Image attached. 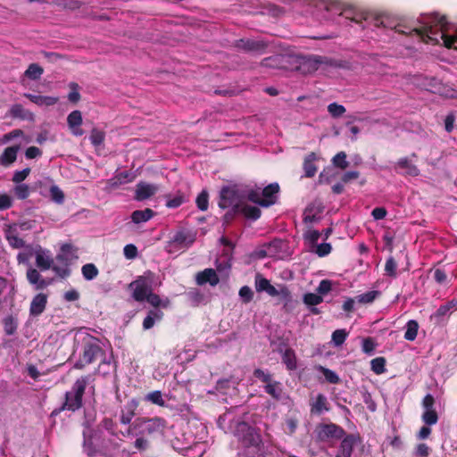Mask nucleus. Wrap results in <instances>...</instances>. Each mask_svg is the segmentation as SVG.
Instances as JSON below:
<instances>
[{"label": "nucleus", "instance_id": "nucleus-1", "mask_svg": "<svg viewBox=\"0 0 457 457\" xmlns=\"http://www.w3.org/2000/svg\"><path fill=\"white\" fill-rule=\"evenodd\" d=\"M423 26L413 29L411 32L418 35L427 44L438 45L440 40L447 48L457 49V30L454 35H448V23L445 16L433 13L427 15L422 21Z\"/></svg>", "mask_w": 457, "mask_h": 457}, {"label": "nucleus", "instance_id": "nucleus-2", "mask_svg": "<svg viewBox=\"0 0 457 457\" xmlns=\"http://www.w3.org/2000/svg\"><path fill=\"white\" fill-rule=\"evenodd\" d=\"M87 377L79 378L64 395V399L59 409L53 411V414H58L68 411L75 412L83 406V395L87 385Z\"/></svg>", "mask_w": 457, "mask_h": 457}, {"label": "nucleus", "instance_id": "nucleus-3", "mask_svg": "<svg viewBox=\"0 0 457 457\" xmlns=\"http://www.w3.org/2000/svg\"><path fill=\"white\" fill-rule=\"evenodd\" d=\"M78 249L71 244H64L61 247L60 253L54 260L53 271L60 278L65 279L71 275V266L72 262L78 259Z\"/></svg>", "mask_w": 457, "mask_h": 457}, {"label": "nucleus", "instance_id": "nucleus-4", "mask_svg": "<svg viewBox=\"0 0 457 457\" xmlns=\"http://www.w3.org/2000/svg\"><path fill=\"white\" fill-rule=\"evenodd\" d=\"M327 57L320 55H293L291 54L290 71H298L303 75L315 72L320 64H328Z\"/></svg>", "mask_w": 457, "mask_h": 457}, {"label": "nucleus", "instance_id": "nucleus-5", "mask_svg": "<svg viewBox=\"0 0 457 457\" xmlns=\"http://www.w3.org/2000/svg\"><path fill=\"white\" fill-rule=\"evenodd\" d=\"M104 354V350L100 346L96 338H90L83 343L82 353L79 361L75 363L76 369L81 370L97 360L101 359Z\"/></svg>", "mask_w": 457, "mask_h": 457}, {"label": "nucleus", "instance_id": "nucleus-6", "mask_svg": "<svg viewBox=\"0 0 457 457\" xmlns=\"http://www.w3.org/2000/svg\"><path fill=\"white\" fill-rule=\"evenodd\" d=\"M245 199V190L237 185L225 186L220 189L218 205L221 209H227L234 205H241Z\"/></svg>", "mask_w": 457, "mask_h": 457}, {"label": "nucleus", "instance_id": "nucleus-7", "mask_svg": "<svg viewBox=\"0 0 457 457\" xmlns=\"http://www.w3.org/2000/svg\"><path fill=\"white\" fill-rule=\"evenodd\" d=\"M315 433L319 441L331 443L334 440H340L346 431L341 426L329 422L317 425Z\"/></svg>", "mask_w": 457, "mask_h": 457}, {"label": "nucleus", "instance_id": "nucleus-8", "mask_svg": "<svg viewBox=\"0 0 457 457\" xmlns=\"http://www.w3.org/2000/svg\"><path fill=\"white\" fill-rule=\"evenodd\" d=\"M235 47L245 53L262 54L265 53L268 43L264 40L241 38L235 42Z\"/></svg>", "mask_w": 457, "mask_h": 457}, {"label": "nucleus", "instance_id": "nucleus-9", "mask_svg": "<svg viewBox=\"0 0 457 457\" xmlns=\"http://www.w3.org/2000/svg\"><path fill=\"white\" fill-rule=\"evenodd\" d=\"M26 278L35 291L46 289L53 282L52 278H45L40 274L39 270L31 266L26 271Z\"/></svg>", "mask_w": 457, "mask_h": 457}, {"label": "nucleus", "instance_id": "nucleus-10", "mask_svg": "<svg viewBox=\"0 0 457 457\" xmlns=\"http://www.w3.org/2000/svg\"><path fill=\"white\" fill-rule=\"evenodd\" d=\"M360 436L345 433L340 439V445L335 457H351L353 447L360 441Z\"/></svg>", "mask_w": 457, "mask_h": 457}, {"label": "nucleus", "instance_id": "nucleus-11", "mask_svg": "<svg viewBox=\"0 0 457 457\" xmlns=\"http://www.w3.org/2000/svg\"><path fill=\"white\" fill-rule=\"evenodd\" d=\"M261 64L266 68L290 71L291 54H274L264 58Z\"/></svg>", "mask_w": 457, "mask_h": 457}, {"label": "nucleus", "instance_id": "nucleus-12", "mask_svg": "<svg viewBox=\"0 0 457 457\" xmlns=\"http://www.w3.org/2000/svg\"><path fill=\"white\" fill-rule=\"evenodd\" d=\"M123 436L137 437L135 446L138 449L143 448V420L136 418L131 425L126 427L125 430L120 429Z\"/></svg>", "mask_w": 457, "mask_h": 457}, {"label": "nucleus", "instance_id": "nucleus-13", "mask_svg": "<svg viewBox=\"0 0 457 457\" xmlns=\"http://www.w3.org/2000/svg\"><path fill=\"white\" fill-rule=\"evenodd\" d=\"M195 240V235L185 230L178 231L170 242V252L172 248L182 249L188 248Z\"/></svg>", "mask_w": 457, "mask_h": 457}, {"label": "nucleus", "instance_id": "nucleus-14", "mask_svg": "<svg viewBox=\"0 0 457 457\" xmlns=\"http://www.w3.org/2000/svg\"><path fill=\"white\" fill-rule=\"evenodd\" d=\"M395 170L404 176L417 177L420 175L419 168L407 157L400 158L395 163Z\"/></svg>", "mask_w": 457, "mask_h": 457}, {"label": "nucleus", "instance_id": "nucleus-15", "mask_svg": "<svg viewBox=\"0 0 457 457\" xmlns=\"http://www.w3.org/2000/svg\"><path fill=\"white\" fill-rule=\"evenodd\" d=\"M47 295L44 293L37 294L30 303L29 315L37 317L44 312L47 304Z\"/></svg>", "mask_w": 457, "mask_h": 457}, {"label": "nucleus", "instance_id": "nucleus-16", "mask_svg": "<svg viewBox=\"0 0 457 457\" xmlns=\"http://www.w3.org/2000/svg\"><path fill=\"white\" fill-rule=\"evenodd\" d=\"M20 148V145L6 147L0 154V166L7 168L14 163Z\"/></svg>", "mask_w": 457, "mask_h": 457}, {"label": "nucleus", "instance_id": "nucleus-17", "mask_svg": "<svg viewBox=\"0 0 457 457\" xmlns=\"http://www.w3.org/2000/svg\"><path fill=\"white\" fill-rule=\"evenodd\" d=\"M145 302L149 303L153 308L165 309L170 305L169 299H161V297L153 293L150 288L145 285Z\"/></svg>", "mask_w": 457, "mask_h": 457}, {"label": "nucleus", "instance_id": "nucleus-18", "mask_svg": "<svg viewBox=\"0 0 457 457\" xmlns=\"http://www.w3.org/2000/svg\"><path fill=\"white\" fill-rule=\"evenodd\" d=\"M196 283L199 286L209 283L211 286H216L220 279L213 269H205L203 271H200L196 274L195 278Z\"/></svg>", "mask_w": 457, "mask_h": 457}, {"label": "nucleus", "instance_id": "nucleus-19", "mask_svg": "<svg viewBox=\"0 0 457 457\" xmlns=\"http://www.w3.org/2000/svg\"><path fill=\"white\" fill-rule=\"evenodd\" d=\"M67 123L71 132L75 136H82L84 131L79 129L82 124V114L79 110L71 112L67 117Z\"/></svg>", "mask_w": 457, "mask_h": 457}, {"label": "nucleus", "instance_id": "nucleus-20", "mask_svg": "<svg viewBox=\"0 0 457 457\" xmlns=\"http://www.w3.org/2000/svg\"><path fill=\"white\" fill-rule=\"evenodd\" d=\"M311 413L314 415H320L323 411H330V406L327 397L323 394H319L315 401L310 403Z\"/></svg>", "mask_w": 457, "mask_h": 457}, {"label": "nucleus", "instance_id": "nucleus-21", "mask_svg": "<svg viewBox=\"0 0 457 457\" xmlns=\"http://www.w3.org/2000/svg\"><path fill=\"white\" fill-rule=\"evenodd\" d=\"M54 259L46 253L45 251H38L36 253V266L41 271L52 270L54 267Z\"/></svg>", "mask_w": 457, "mask_h": 457}, {"label": "nucleus", "instance_id": "nucleus-22", "mask_svg": "<svg viewBox=\"0 0 457 457\" xmlns=\"http://www.w3.org/2000/svg\"><path fill=\"white\" fill-rule=\"evenodd\" d=\"M24 96L38 106H52L58 102V97L50 96H40L27 93L24 94Z\"/></svg>", "mask_w": 457, "mask_h": 457}, {"label": "nucleus", "instance_id": "nucleus-23", "mask_svg": "<svg viewBox=\"0 0 457 457\" xmlns=\"http://www.w3.org/2000/svg\"><path fill=\"white\" fill-rule=\"evenodd\" d=\"M279 192V185L271 183L265 187L262 191V201L270 202L269 206L273 205L277 201V195Z\"/></svg>", "mask_w": 457, "mask_h": 457}, {"label": "nucleus", "instance_id": "nucleus-24", "mask_svg": "<svg viewBox=\"0 0 457 457\" xmlns=\"http://www.w3.org/2000/svg\"><path fill=\"white\" fill-rule=\"evenodd\" d=\"M316 158V154L313 152L307 154L304 158L303 168L306 178H312L315 176L318 170V168L314 163Z\"/></svg>", "mask_w": 457, "mask_h": 457}, {"label": "nucleus", "instance_id": "nucleus-25", "mask_svg": "<svg viewBox=\"0 0 457 457\" xmlns=\"http://www.w3.org/2000/svg\"><path fill=\"white\" fill-rule=\"evenodd\" d=\"M5 238L11 247L20 249L25 246V241L18 236L15 228L10 227L5 231Z\"/></svg>", "mask_w": 457, "mask_h": 457}, {"label": "nucleus", "instance_id": "nucleus-26", "mask_svg": "<svg viewBox=\"0 0 457 457\" xmlns=\"http://www.w3.org/2000/svg\"><path fill=\"white\" fill-rule=\"evenodd\" d=\"M163 318V312L159 308H153L147 312L145 317V329H149L154 327L155 322L161 321Z\"/></svg>", "mask_w": 457, "mask_h": 457}, {"label": "nucleus", "instance_id": "nucleus-27", "mask_svg": "<svg viewBox=\"0 0 457 457\" xmlns=\"http://www.w3.org/2000/svg\"><path fill=\"white\" fill-rule=\"evenodd\" d=\"M164 420L162 419H149L145 420V430L149 434L157 433L162 434Z\"/></svg>", "mask_w": 457, "mask_h": 457}, {"label": "nucleus", "instance_id": "nucleus-28", "mask_svg": "<svg viewBox=\"0 0 457 457\" xmlns=\"http://www.w3.org/2000/svg\"><path fill=\"white\" fill-rule=\"evenodd\" d=\"M129 289L132 291V297L137 302H143V277H138L135 281L129 285Z\"/></svg>", "mask_w": 457, "mask_h": 457}, {"label": "nucleus", "instance_id": "nucleus-29", "mask_svg": "<svg viewBox=\"0 0 457 457\" xmlns=\"http://www.w3.org/2000/svg\"><path fill=\"white\" fill-rule=\"evenodd\" d=\"M245 199H247L249 202L256 204L262 207H269L270 202L262 201V193L259 189L245 191Z\"/></svg>", "mask_w": 457, "mask_h": 457}, {"label": "nucleus", "instance_id": "nucleus-30", "mask_svg": "<svg viewBox=\"0 0 457 457\" xmlns=\"http://www.w3.org/2000/svg\"><path fill=\"white\" fill-rule=\"evenodd\" d=\"M265 392L270 395L273 399L279 400L282 395L281 383L278 381L271 380L264 386Z\"/></svg>", "mask_w": 457, "mask_h": 457}, {"label": "nucleus", "instance_id": "nucleus-31", "mask_svg": "<svg viewBox=\"0 0 457 457\" xmlns=\"http://www.w3.org/2000/svg\"><path fill=\"white\" fill-rule=\"evenodd\" d=\"M282 361L285 363L288 370H295L296 369V356L295 351L292 348H287L285 350L282 355Z\"/></svg>", "mask_w": 457, "mask_h": 457}, {"label": "nucleus", "instance_id": "nucleus-32", "mask_svg": "<svg viewBox=\"0 0 457 457\" xmlns=\"http://www.w3.org/2000/svg\"><path fill=\"white\" fill-rule=\"evenodd\" d=\"M137 407V403L134 401L129 403L125 408V411H122L120 421L123 425L127 426L131 422L132 418L135 416V411Z\"/></svg>", "mask_w": 457, "mask_h": 457}, {"label": "nucleus", "instance_id": "nucleus-33", "mask_svg": "<svg viewBox=\"0 0 457 457\" xmlns=\"http://www.w3.org/2000/svg\"><path fill=\"white\" fill-rule=\"evenodd\" d=\"M240 212L244 214L246 219L256 220L261 217L262 212L259 207L252 205H240Z\"/></svg>", "mask_w": 457, "mask_h": 457}, {"label": "nucleus", "instance_id": "nucleus-34", "mask_svg": "<svg viewBox=\"0 0 457 457\" xmlns=\"http://www.w3.org/2000/svg\"><path fill=\"white\" fill-rule=\"evenodd\" d=\"M405 328L404 338L408 341L415 340L418 335L419 323L411 320L406 323Z\"/></svg>", "mask_w": 457, "mask_h": 457}, {"label": "nucleus", "instance_id": "nucleus-35", "mask_svg": "<svg viewBox=\"0 0 457 457\" xmlns=\"http://www.w3.org/2000/svg\"><path fill=\"white\" fill-rule=\"evenodd\" d=\"M44 73V69L37 63H31L24 72V76L29 79L37 80Z\"/></svg>", "mask_w": 457, "mask_h": 457}, {"label": "nucleus", "instance_id": "nucleus-36", "mask_svg": "<svg viewBox=\"0 0 457 457\" xmlns=\"http://www.w3.org/2000/svg\"><path fill=\"white\" fill-rule=\"evenodd\" d=\"M81 273L86 280H93L98 276L99 270L94 263H87L82 266Z\"/></svg>", "mask_w": 457, "mask_h": 457}, {"label": "nucleus", "instance_id": "nucleus-37", "mask_svg": "<svg viewBox=\"0 0 457 457\" xmlns=\"http://www.w3.org/2000/svg\"><path fill=\"white\" fill-rule=\"evenodd\" d=\"M380 295V292L378 290L368 291L364 294L359 295L355 297L357 303L361 304L371 303L375 301V299Z\"/></svg>", "mask_w": 457, "mask_h": 457}, {"label": "nucleus", "instance_id": "nucleus-38", "mask_svg": "<svg viewBox=\"0 0 457 457\" xmlns=\"http://www.w3.org/2000/svg\"><path fill=\"white\" fill-rule=\"evenodd\" d=\"M438 414L436 409L433 410H425L421 415V420L425 425L433 426L436 425L438 421Z\"/></svg>", "mask_w": 457, "mask_h": 457}, {"label": "nucleus", "instance_id": "nucleus-39", "mask_svg": "<svg viewBox=\"0 0 457 457\" xmlns=\"http://www.w3.org/2000/svg\"><path fill=\"white\" fill-rule=\"evenodd\" d=\"M4 329L6 335L12 336L17 330V320L12 315L7 316L3 320Z\"/></svg>", "mask_w": 457, "mask_h": 457}, {"label": "nucleus", "instance_id": "nucleus-40", "mask_svg": "<svg viewBox=\"0 0 457 457\" xmlns=\"http://www.w3.org/2000/svg\"><path fill=\"white\" fill-rule=\"evenodd\" d=\"M371 370L377 374L380 375L386 371V359L384 357H377L371 360L370 361Z\"/></svg>", "mask_w": 457, "mask_h": 457}, {"label": "nucleus", "instance_id": "nucleus-41", "mask_svg": "<svg viewBox=\"0 0 457 457\" xmlns=\"http://www.w3.org/2000/svg\"><path fill=\"white\" fill-rule=\"evenodd\" d=\"M318 370L323 374L326 381L328 383L338 384L340 382V378L335 371L323 366H319Z\"/></svg>", "mask_w": 457, "mask_h": 457}, {"label": "nucleus", "instance_id": "nucleus-42", "mask_svg": "<svg viewBox=\"0 0 457 457\" xmlns=\"http://www.w3.org/2000/svg\"><path fill=\"white\" fill-rule=\"evenodd\" d=\"M332 163L337 168L345 170L349 166V162L346 160V154L345 152L337 153L333 157Z\"/></svg>", "mask_w": 457, "mask_h": 457}, {"label": "nucleus", "instance_id": "nucleus-43", "mask_svg": "<svg viewBox=\"0 0 457 457\" xmlns=\"http://www.w3.org/2000/svg\"><path fill=\"white\" fill-rule=\"evenodd\" d=\"M89 138L93 145L99 146L105 139V133L102 129H93Z\"/></svg>", "mask_w": 457, "mask_h": 457}, {"label": "nucleus", "instance_id": "nucleus-44", "mask_svg": "<svg viewBox=\"0 0 457 457\" xmlns=\"http://www.w3.org/2000/svg\"><path fill=\"white\" fill-rule=\"evenodd\" d=\"M328 112L333 118H339L345 114L346 109L344 105L334 102L328 105Z\"/></svg>", "mask_w": 457, "mask_h": 457}, {"label": "nucleus", "instance_id": "nucleus-45", "mask_svg": "<svg viewBox=\"0 0 457 457\" xmlns=\"http://www.w3.org/2000/svg\"><path fill=\"white\" fill-rule=\"evenodd\" d=\"M348 337V332L345 329H337L332 333V342L336 346L342 345Z\"/></svg>", "mask_w": 457, "mask_h": 457}, {"label": "nucleus", "instance_id": "nucleus-46", "mask_svg": "<svg viewBox=\"0 0 457 457\" xmlns=\"http://www.w3.org/2000/svg\"><path fill=\"white\" fill-rule=\"evenodd\" d=\"M196 205L199 210L204 212L209 205V194L206 190H203L196 197Z\"/></svg>", "mask_w": 457, "mask_h": 457}, {"label": "nucleus", "instance_id": "nucleus-47", "mask_svg": "<svg viewBox=\"0 0 457 457\" xmlns=\"http://www.w3.org/2000/svg\"><path fill=\"white\" fill-rule=\"evenodd\" d=\"M323 301L320 294L307 293L303 295V303L310 306H316Z\"/></svg>", "mask_w": 457, "mask_h": 457}, {"label": "nucleus", "instance_id": "nucleus-48", "mask_svg": "<svg viewBox=\"0 0 457 457\" xmlns=\"http://www.w3.org/2000/svg\"><path fill=\"white\" fill-rule=\"evenodd\" d=\"M51 199L56 204H62L64 202V194L58 186H52L50 187Z\"/></svg>", "mask_w": 457, "mask_h": 457}, {"label": "nucleus", "instance_id": "nucleus-49", "mask_svg": "<svg viewBox=\"0 0 457 457\" xmlns=\"http://www.w3.org/2000/svg\"><path fill=\"white\" fill-rule=\"evenodd\" d=\"M30 193L29 187L26 184H18L14 187V195L18 199L24 200L29 197Z\"/></svg>", "mask_w": 457, "mask_h": 457}, {"label": "nucleus", "instance_id": "nucleus-50", "mask_svg": "<svg viewBox=\"0 0 457 457\" xmlns=\"http://www.w3.org/2000/svg\"><path fill=\"white\" fill-rule=\"evenodd\" d=\"M270 285V280L262 277L261 274L258 273L255 276V289L257 292H265Z\"/></svg>", "mask_w": 457, "mask_h": 457}, {"label": "nucleus", "instance_id": "nucleus-51", "mask_svg": "<svg viewBox=\"0 0 457 457\" xmlns=\"http://www.w3.org/2000/svg\"><path fill=\"white\" fill-rule=\"evenodd\" d=\"M145 399L150 401L151 403L156 404V405H159V406H164L165 405V401L162 398V394L159 390H156V391H154L152 393H149L145 396Z\"/></svg>", "mask_w": 457, "mask_h": 457}, {"label": "nucleus", "instance_id": "nucleus-52", "mask_svg": "<svg viewBox=\"0 0 457 457\" xmlns=\"http://www.w3.org/2000/svg\"><path fill=\"white\" fill-rule=\"evenodd\" d=\"M238 213H240V205L230 206V209L223 216L224 224H230Z\"/></svg>", "mask_w": 457, "mask_h": 457}, {"label": "nucleus", "instance_id": "nucleus-53", "mask_svg": "<svg viewBox=\"0 0 457 457\" xmlns=\"http://www.w3.org/2000/svg\"><path fill=\"white\" fill-rule=\"evenodd\" d=\"M187 202V197L183 194H178L172 198H170L167 203L166 206L168 208H177L179 207L181 204Z\"/></svg>", "mask_w": 457, "mask_h": 457}, {"label": "nucleus", "instance_id": "nucleus-54", "mask_svg": "<svg viewBox=\"0 0 457 457\" xmlns=\"http://www.w3.org/2000/svg\"><path fill=\"white\" fill-rule=\"evenodd\" d=\"M31 170L30 168H25L22 170H16L13 173L12 181L16 184H21L22 181H24L28 176L29 175Z\"/></svg>", "mask_w": 457, "mask_h": 457}, {"label": "nucleus", "instance_id": "nucleus-55", "mask_svg": "<svg viewBox=\"0 0 457 457\" xmlns=\"http://www.w3.org/2000/svg\"><path fill=\"white\" fill-rule=\"evenodd\" d=\"M396 268H397V263L395 261V259L393 257L388 258L386 260V265H385V271H386V275L390 276L392 278H395L396 277Z\"/></svg>", "mask_w": 457, "mask_h": 457}, {"label": "nucleus", "instance_id": "nucleus-56", "mask_svg": "<svg viewBox=\"0 0 457 457\" xmlns=\"http://www.w3.org/2000/svg\"><path fill=\"white\" fill-rule=\"evenodd\" d=\"M247 428V434L245 437V441L248 445H255L258 444L259 436L253 432L251 427H248L245 423L243 424Z\"/></svg>", "mask_w": 457, "mask_h": 457}, {"label": "nucleus", "instance_id": "nucleus-57", "mask_svg": "<svg viewBox=\"0 0 457 457\" xmlns=\"http://www.w3.org/2000/svg\"><path fill=\"white\" fill-rule=\"evenodd\" d=\"M10 114L13 118H21L24 120L26 118V111L21 104H13L10 109Z\"/></svg>", "mask_w": 457, "mask_h": 457}, {"label": "nucleus", "instance_id": "nucleus-58", "mask_svg": "<svg viewBox=\"0 0 457 457\" xmlns=\"http://www.w3.org/2000/svg\"><path fill=\"white\" fill-rule=\"evenodd\" d=\"M278 295L280 297V300L285 302V303H287L292 300V294L288 287L285 285H279L278 286Z\"/></svg>", "mask_w": 457, "mask_h": 457}, {"label": "nucleus", "instance_id": "nucleus-59", "mask_svg": "<svg viewBox=\"0 0 457 457\" xmlns=\"http://www.w3.org/2000/svg\"><path fill=\"white\" fill-rule=\"evenodd\" d=\"M23 134L24 133L21 129H13V130L10 131L9 133L4 134L0 138V144H6L16 137L23 136Z\"/></svg>", "mask_w": 457, "mask_h": 457}, {"label": "nucleus", "instance_id": "nucleus-60", "mask_svg": "<svg viewBox=\"0 0 457 457\" xmlns=\"http://www.w3.org/2000/svg\"><path fill=\"white\" fill-rule=\"evenodd\" d=\"M71 92L68 95V99L71 103H77L80 99V94L79 92V86L77 83H71L70 85Z\"/></svg>", "mask_w": 457, "mask_h": 457}, {"label": "nucleus", "instance_id": "nucleus-61", "mask_svg": "<svg viewBox=\"0 0 457 457\" xmlns=\"http://www.w3.org/2000/svg\"><path fill=\"white\" fill-rule=\"evenodd\" d=\"M239 295L245 303H249L253 300V293L248 286H244L239 289Z\"/></svg>", "mask_w": 457, "mask_h": 457}, {"label": "nucleus", "instance_id": "nucleus-62", "mask_svg": "<svg viewBox=\"0 0 457 457\" xmlns=\"http://www.w3.org/2000/svg\"><path fill=\"white\" fill-rule=\"evenodd\" d=\"M332 289V282L328 279H323L320 282L317 292L320 295L328 294Z\"/></svg>", "mask_w": 457, "mask_h": 457}, {"label": "nucleus", "instance_id": "nucleus-63", "mask_svg": "<svg viewBox=\"0 0 457 457\" xmlns=\"http://www.w3.org/2000/svg\"><path fill=\"white\" fill-rule=\"evenodd\" d=\"M123 253H124V256L128 260H132V259L136 258L137 255V248L135 245L129 244V245H125V247L123 249Z\"/></svg>", "mask_w": 457, "mask_h": 457}, {"label": "nucleus", "instance_id": "nucleus-64", "mask_svg": "<svg viewBox=\"0 0 457 457\" xmlns=\"http://www.w3.org/2000/svg\"><path fill=\"white\" fill-rule=\"evenodd\" d=\"M332 246L328 243H322L317 246L316 253L319 257L327 256L331 253Z\"/></svg>", "mask_w": 457, "mask_h": 457}]
</instances>
